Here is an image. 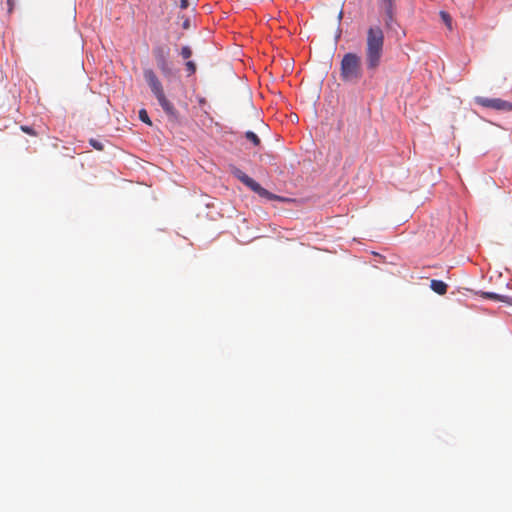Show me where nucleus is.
Here are the masks:
<instances>
[{
	"label": "nucleus",
	"mask_w": 512,
	"mask_h": 512,
	"mask_svg": "<svg viewBox=\"0 0 512 512\" xmlns=\"http://www.w3.org/2000/svg\"><path fill=\"white\" fill-rule=\"evenodd\" d=\"M384 32L379 25L370 26L366 33L365 65L370 72L380 66L384 54Z\"/></svg>",
	"instance_id": "1"
},
{
	"label": "nucleus",
	"mask_w": 512,
	"mask_h": 512,
	"mask_svg": "<svg viewBox=\"0 0 512 512\" xmlns=\"http://www.w3.org/2000/svg\"><path fill=\"white\" fill-rule=\"evenodd\" d=\"M144 79L147 82L148 86L151 89V92L157 99L159 105L162 107L164 112L172 117H175L177 111L174 105L167 99L162 83L157 77L156 73L152 69H145L143 71Z\"/></svg>",
	"instance_id": "2"
},
{
	"label": "nucleus",
	"mask_w": 512,
	"mask_h": 512,
	"mask_svg": "<svg viewBox=\"0 0 512 512\" xmlns=\"http://www.w3.org/2000/svg\"><path fill=\"white\" fill-rule=\"evenodd\" d=\"M363 74L361 58L356 53H346L340 63V77L343 82L357 83Z\"/></svg>",
	"instance_id": "3"
},
{
	"label": "nucleus",
	"mask_w": 512,
	"mask_h": 512,
	"mask_svg": "<svg viewBox=\"0 0 512 512\" xmlns=\"http://www.w3.org/2000/svg\"><path fill=\"white\" fill-rule=\"evenodd\" d=\"M153 56L156 60L157 66L163 75L169 76L171 68L169 66V48L165 46H156L153 48Z\"/></svg>",
	"instance_id": "4"
},
{
	"label": "nucleus",
	"mask_w": 512,
	"mask_h": 512,
	"mask_svg": "<svg viewBox=\"0 0 512 512\" xmlns=\"http://www.w3.org/2000/svg\"><path fill=\"white\" fill-rule=\"evenodd\" d=\"M475 102L483 107L491 108L499 111H511L512 110V102H508L499 98H486V97H476Z\"/></svg>",
	"instance_id": "5"
},
{
	"label": "nucleus",
	"mask_w": 512,
	"mask_h": 512,
	"mask_svg": "<svg viewBox=\"0 0 512 512\" xmlns=\"http://www.w3.org/2000/svg\"><path fill=\"white\" fill-rule=\"evenodd\" d=\"M430 288L439 295H444L447 292V284L441 280L433 279L430 282Z\"/></svg>",
	"instance_id": "6"
},
{
	"label": "nucleus",
	"mask_w": 512,
	"mask_h": 512,
	"mask_svg": "<svg viewBox=\"0 0 512 512\" xmlns=\"http://www.w3.org/2000/svg\"><path fill=\"white\" fill-rule=\"evenodd\" d=\"M256 193L263 198H266L268 200H277V201H286L284 197L278 196L276 194H273L263 188L262 186L256 191Z\"/></svg>",
	"instance_id": "7"
},
{
	"label": "nucleus",
	"mask_w": 512,
	"mask_h": 512,
	"mask_svg": "<svg viewBox=\"0 0 512 512\" xmlns=\"http://www.w3.org/2000/svg\"><path fill=\"white\" fill-rule=\"evenodd\" d=\"M256 193L263 198H266L268 200H277V201H286L284 197L278 196L276 194H273L263 188L262 186L256 191Z\"/></svg>",
	"instance_id": "8"
},
{
	"label": "nucleus",
	"mask_w": 512,
	"mask_h": 512,
	"mask_svg": "<svg viewBox=\"0 0 512 512\" xmlns=\"http://www.w3.org/2000/svg\"><path fill=\"white\" fill-rule=\"evenodd\" d=\"M256 193L263 198H266L268 200H277V201H286L284 197L278 196L276 194H273L263 188L262 186L256 191Z\"/></svg>",
	"instance_id": "9"
},
{
	"label": "nucleus",
	"mask_w": 512,
	"mask_h": 512,
	"mask_svg": "<svg viewBox=\"0 0 512 512\" xmlns=\"http://www.w3.org/2000/svg\"><path fill=\"white\" fill-rule=\"evenodd\" d=\"M380 8L385 14L395 13V1L394 0H380Z\"/></svg>",
	"instance_id": "10"
},
{
	"label": "nucleus",
	"mask_w": 512,
	"mask_h": 512,
	"mask_svg": "<svg viewBox=\"0 0 512 512\" xmlns=\"http://www.w3.org/2000/svg\"><path fill=\"white\" fill-rule=\"evenodd\" d=\"M439 15H440L441 20L446 25V27L449 30H452L453 29V27H452V18L450 16V14L447 13L446 11H440Z\"/></svg>",
	"instance_id": "11"
},
{
	"label": "nucleus",
	"mask_w": 512,
	"mask_h": 512,
	"mask_svg": "<svg viewBox=\"0 0 512 512\" xmlns=\"http://www.w3.org/2000/svg\"><path fill=\"white\" fill-rule=\"evenodd\" d=\"M245 137L247 140L253 143L254 146H259L261 143L260 138L252 131H247L245 133Z\"/></svg>",
	"instance_id": "12"
},
{
	"label": "nucleus",
	"mask_w": 512,
	"mask_h": 512,
	"mask_svg": "<svg viewBox=\"0 0 512 512\" xmlns=\"http://www.w3.org/2000/svg\"><path fill=\"white\" fill-rule=\"evenodd\" d=\"M395 14L396 13L385 14V16H386V18H385V26H386L387 29H392L393 28V24L396 23Z\"/></svg>",
	"instance_id": "13"
},
{
	"label": "nucleus",
	"mask_w": 512,
	"mask_h": 512,
	"mask_svg": "<svg viewBox=\"0 0 512 512\" xmlns=\"http://www.w3.org/2000/svg\"><path fill=\"white\" fill-rule=\"evenodd\" d=\"M482 296L495 301H504L505 297L492 292H483Z\"/></svg>",
	"instance_id": "14"
},
{
	"label": "nucleus",
	"mask_w": 512,
	"mask_h": 512,
	"mask_svg": "<svg viewBox=\"0 0 512 512\" xmlns=\"http://www.w3.org/2000/svg\"><path fill=\"white\" fill-rule=\"evenodd\" d=\"M139 118H140V120L142 122H144V123H146L148 125H152V122H151V120H150V118L148 116V113H147V111L145 109H141L139 111Z\"/></svg>",
	"instance_id": "15"
},
{
	"label": "nucleus",
	"mask_w": 512,
	"mask_h": 512,
	"mask_svg": "<svg viewBox=\"0 0 512 512\" xmlns=\"http://www.w3.org/2000/svg\"><path fill=\"white\" fill-rule=\"evenodd\" d=\"M180 54L184 59H188L192 55V50L189 46H183Z\"/></svg>",
	"instance_id": "16"
},
{
	"label": "nucleus",
	"mask_w": 512,
	"mask_h": 512,
	"mask_svg": "<svg viewBox=\"0 0 512 512\" xmlns=\"http://www.w3.org/2000/svg\"><path fill=\"white\" fill-rule=\"evenodd\" d=\"M185 66L189 75H192L196 72V64L193 61L186 62Z\"/></svg>",
	"instance_id": "17"
},
{
	"label": "nucleus",
	"mask_w": 512,
	"mask_h": 512,
	"mask_svg": "<svg viewBox=\"0 0 512 512\" xmlns=\"http://www.w3.org/2000/svg\"><path fill=\"white\" fill-rule=\"evenodd\" d=\"M89 143L96 150L102 151L104 148L103 144L96 139H90Z\"/></svg>",
	"instance_id": "18"
},
{
	"label": "nucleus",
	"mask_w": 512,
	"mask_h": 512,
	"mask_svg": "<svg viewBox=\"0 0 512 512\" xmlns=\"http://www.w3.org/2000/svg\"><path fill=\"white\" fill-rule=\"evenodd\" d=\"M246 186L249 187L255 193L261 187V185L258 182H256L254 179H252L250 181V183L248 185H246Z\"/></svg>",
	"instance_id": "19"
},
{
	"label": "nucleus",
	"mask_w": 512,
	"mask_h": 512,
	"mask_svg": "<svg viewBox=\"0 0 512 512\" xmlns=\"http://www.w3.org/2000/svg\"><path fill=\"white\" fill-rule=\"evenodd\" d=\"M242 183H244L245 185H248L250 183V181L253 179L251 177H249L248 175L242 173L241 175H239L238 177Z\"/></svg>",
	"instance_id": "20"
},
{
	"label": "nucleus",
	"mask_w": 512,
	"mask_h": 512,
	"mask_svg": "<svg viewBox=\"0 0 512 512\" xmlns=\"http://www.w3.org/2000/svg\"><path fill=\"white\" fill-rule=\"evenodd\" d=\"M21 130L29 135L36 136V132L29 126H21Z\"/></svg>",
	"instance_id": "21"
},
{
	"label": "nucleus",
	"mask_w": 512,
	"mask_h": 512,
	"mask_svg": "<svg viewBox=\"0 0 512 512\" xmlns=\"http://www.w3.org/2000/svg\"><path fill=\"white\" fill-rule=\"evenodd\" d=\"M189 6V0H180L181 9H186Z\"/></svg>",
	"instance_id": "22"
},
{
	"label": "nucleus",
	"mask_w": 512,
	"mask_h": 512,
	"mask_svg": "<svg viewBox=\"0 0 512 512\" xmlns=\"http://www.w3.org/2000/svg\"><path fill=\"white\" fill-rule=\"evenodd\" d=\"M187 27H188V22L186 21V22L184 23V28H187Z\"/></svg>",
	"instance_id": "23"
}]
</instances>
